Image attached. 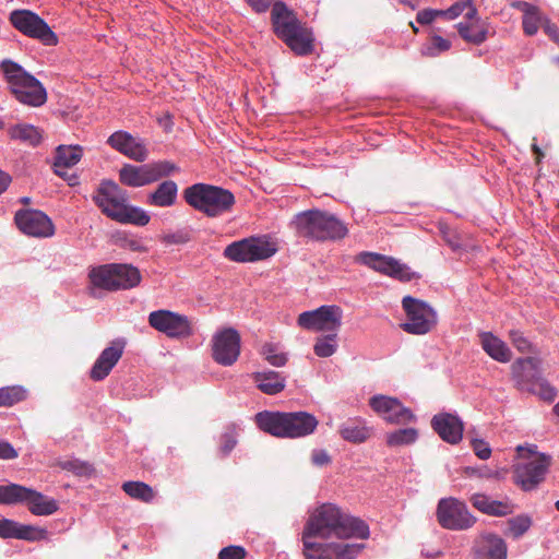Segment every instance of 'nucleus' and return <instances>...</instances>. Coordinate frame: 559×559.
Here are the masks:
<instances>
[{
	"mask_svg": "<svg viewBox=\"0 0 559 559\" xmlns=\"http://www.w3.org/2000/svg\"><path fill=\"white\" fill-rule=\"evenodd\" d=\"M368 525L360 519L343 513L335 504L326 503L319 507L307 521L302 532L305 559H354L362 549L355 543H319L316 538L336 537L367 538Z\"/></svg>",
	"mask_w": 559,
	"mask_h": 559,
	"instance_id": "nucleus-1",
	"label": "nucleus"
},
{
	"mask_svg": "<svg viewBox=\"0 0 559 559\" xmlns=\"http://www.w3.org/2000/svg\"><path fill=\"white\" fill-rule=\"evenodd\" d=\"M93 200L109 218L121 224L145 226L150 215L141 207L128 204V193L116 182L106 180L97 188Z\"/></svg>",
	"mask_w": 559,
	"mask_h": 559,
	"instance_id": "nucleus-2",
	"label": "nucleus"
},
{
	"mask_svg": "<svg viewBox=\"0 0 559 559\" xmlns=\"http://www.w3.org/2000/svg\"><path fill=\"white\" fill-rule=\"evenodd\" d=\"M258 427L278 438H302L311 435L318 427V419L307 412H270L255 415Z\"/></svg>",
	"mask_w": 559,
	"mask_h": 559,
	"instance_id": "nucleus-3",
	"label": "nucleus"
},
{
	"mask_svg": "<svg viewBox=\"0 0 559 559\" xmlns=\"http://www.w3.org/2000/svg\"><path fill=\"white\" fill-rule=\"evenodd\" d=\"M272 24L274 32L297 55L306 56L313 50V33L304 25L287 5L277 1L273 4Z\"/></svg>",
	"mask_w": 559,
	"mask_h": 559,
	"instance_id": "nucleus-4",
	"label": "nucleus"
},
{
	"mask_svg": "<svg viewBox=\"0 0 559 559\" xmlns=\"http://www.w3.org/2000/svg\"><path fill=\"white\" fill-rule=\"evenodd\" d=\"M299 237L317 241L343 239L348 229L335 215L320 210L297 214L293 221Z\"/></svg>",
	"mask_w": 559,
	"mask_h": 559,
	"instance_id": "nucleus-5",
	"label": "nucleus"
},
{
	"mask_svg": "<svg viewBox=\"0 0 559 559\" xmlns=\"http://www.w3.org/2000/svg\"><path fill=\"white\" fill-rule=\"evenodd\" d=\"M185 201L207 217H217L231 211L234 194L221 187L194 183L183 191Z\"/></svg>",
	"mask_w": 559,
	"mask_h": 559,
	"instance_id": "nucleus-6",
	"label": "nucleus"
},
{
	"mask_svg": "<svg viewBox=\"0 0 559 559\" xmlns=\"http://www.w3.org/2000/svg\"><path fill=\"white\" fill-rule=\"evenodd\" d=\"M511 377L519 390L537 394L545 401H554L557 395L556 389L543 377L542 361L536 357L514 360Z\"/></svg>",
	"mask_w": 559,
	"mask_h": 559,
	"instance_id": "nucleus-7",
	"label": "nucleus"
},
{
	"mask_svg": "<svg viewBox=\"0 0 559 559\" xmlns=\"http://www.w3.org/2000/svg\"><path fill=\"white\" fill-rule=\"evenodd\" d=\"M2 70L12 93L20 103L32 107H39L46 103V88L20 64L5 60L2 62Z\"/></svg>",
	"mask_w": 559,
	"mask_h": 559,
	"instance_id": "nucleus-8",
	"label": "nucleus"
},
{
	"mask_svg": "<svg viewBox=\"0 0 559 559\" xmlns=\"http://www.w3.org/2000/svg\"><path fill=\"white\" fill-rule=\"evenodd\" d=\"M276 252V245L266 237H249L228 245L224 257L237 263H252L266 260Z\"/></svg>",
	"mask_w": 559,
	"mask_h": 559,
	"instance_id": "nucleus-9",
	"label": "nucleus"
},
{
	"mask_svg": "<svg viewBox=\"0 0 559 559\" xmlns=\"http://www.w3.org/2000/svg\"><path fill=\"white\" fill-rule=\"evenodd\" d=\"M518 452L523 456L522 452L527 451L531 455L514 465V483L524 491L535 489L545 478L549 467V457L545 454H537L532 449L518 447Z\"/></svg>",
	"mask_w": 559,
	"mask_h": 559,
	"instance_id": "nucleus-10",
	"label": "nucleus"
},
{
	"mask_svg": "<svg viewBox=\"0 0 559 559\" xmlns=\"http://www.w3.org/2000/svg\"><path fill=\"white\" fill-rule=\"evenodd\" d=\"M402 306L406 313V321L401 326L405 332L424 335L436 326L437 313L427 302L412 296H405Z\"/></svg>",
	"mask_w": 559,
	"mask_h": 559,
	"instance_id": "nucleus-11",
	"label": "nucleus"
},
{
	"mask_svg": "<svg viewBox=\"0 0 559 559\" xmlns=\"http://www.w3.org/2000/svg\"><path fill=\"white\" fill-rule=\"evenodd\" d=\"M11 24L23 35L38 39L44 45L58 44L57 35L49 25L36 13L29 10H14L10 13Z\"/></svg>",
	"mask_w": 559,
	"mask_h": 559,
	"instance_id": "nucleus-12",
	"label": "nucleus"
},
{
	"mask_svg": "<svg viewBox=\"0 0 559 559\" xmlns=\"http://www.w3.org/2000/svg\"><path fill=\"white\" fill-rule=\"evenodd\" d=\"M437 520L443 528L452 531L467 530L476 522L466 503L453 497L439 500Z\"/></svg>",
	"mask_w": 559,
	"mask_h": 559,
	"instance_id": "nucleus-13",
	"label": "nucleus"
},
{
	"mask_svg": "<svg viewBox=\"0 0 559 559\" xmlns=\"http://www.w3.org/2000/svg\"><path fill=\"white\" fill-rule=\"evenodd\" d=\"M343 310L335 305L321 306L314 310L301 312L297 323L300 328L316 332L340 331L342 326Z\"/></svg>",
	"mask_w": 559,
	"mask_h": 559,
	"instance_id": "nucleus-14",
	"label": "nucleus"
},
{
	"mask_svg": "<svg viewBox=\"0 0 559 559\" xmlns=\"http://www.w3.org/2000/svg\"><path fill=\"white\" fill-rule=\"evenodd\" d=\"M356 261L381 274L396 278L402 282H409L416 274L399 260L376 252L364 251L356 257Z\"/></svg>",
	"mask_w": 559,
	"mask_h": 559,
	"instance_id": "nucleus-15",
	"label": "nucleus"
},
{
	"mask_svg": "<svg viewBox=\"0 0 559 559\" xmlns=\"http://www.w3.org/2000/svg\"><path fill=\"white\" fill-rule=\"evenodd\" d=\"M148 323L170 338H183L193 334L189 318L169 310L152 311L148 314Z\"/></svg>",
	"mask_w": 559,
	"mask_h": 559,
	"instance_id": "nucleus-16",
	"label": "nucleus"
},
{
	"mask_svg": "<svg viewBox=\"0 0 559 559\" xmlns=\"http://www.w3.org/2000/svg\"><path fill=\"white\" fill-rule=\"evenodd\" d=\"M213 359L225 367L233 366L240 355L241 338L237 330L226 328L213 336Z\"/></svg>",
	"mask_w": 559,
	"mask_h": 559,
	"instance_id": "nucleus-17",
	"label": "nucleus"
},
{
	"mask_svg": "<svg viewBox=\"0 0 559 559\" xmlns=\"http://www.w3.org/2000/svg\"><path fill=\"white\" fill-rule=\"evenodd\" d=\"M369 405L390 424L403 425L416 420L414 413L395 397L382 394L374 395L370 399Z\"/></svg>",
	"mask_w": 559,
	"mask_h": 559,
	"instance_id": "nucleus-18",
	"label": "nucleus"
},
{
	"mask_svg": "<svg viewBox=\"0 0 559 559\" xmlns=\"http://www.w3.org/2000/svg\"><path fill=\"white\" fill-rule=\"evenodd\" d=\"M14 221L17 228L27 236L46 238L55 233L51 219L38 210H19Z\"/></svg>",
	"mask_w": 559,
	"mask_h": 559,
	"instance_id": "nucleus-19",
	"label": "nucleus"
},
{
	"mask_svg": "<svg viewBox=\"0 0 559 559\" xmlns=\"http://www.w3.org/2000/svg\"><path fill=\"white\" fill-rule=\"evenodd\" d=\"M124 347L126 340L116 338L104 348L90 371L91 379L94 381L104 380L122 357Z\"/></svg>",
	"mask_w": 559,
	"mask_h": 559,
	"instance_id": "nucleus-20",
	"label": "nucleus"
},
{
	"mask_svg": "<svg viewBox=\"0 0 559 559\" xmlns=\"http://www.w3.org/2000/svg\"><path fill=\"white\" fill-rule=\"evenodd\" d=\"M431 428L447 443L457 444L463 438L464 424L456 414L439 413L431 419Z\"/></svg>",
	"mask_w": 559,
	"mask_h": 559,
	"instance_id": "nucleus-21",
	"label": "nucleus"
},
{
	"mask_svg": "<svg viewBox=\"0 0 559 559\" xmlns=\"http://www.w3.org/2000/svg\"><path fill=\"white\" fill-rule=\"evenodd\" d=\"M108 144L135 162H144L148 151L142 140L132 136L126 131H116L108 138Z\"/></svg>",
	"mask_w": 559,
	"mask_h": 559,
	"instance_id": "nucleus-22",
	"label": "nucleus"
},
{
	"mask_svg": "<svg viewBox=\"0 0 559 559\" xmlns=\"http://www.w3.org/2000/svg\"><path fill=\"white\" fill-rule=\"evenodd\" d=\"M465 22H460L456 27L460 36L474 45L483 44L488 36L487 24L478 17L475 7H471L465 14Z\"/></svg>",
	"mask_w": 559,
	"mask_h": 559,
	"instance_id": "nucleus-23",
	"label": "nucleus"
},
{
	"mask_svg": "<svg viewBox=\"0 0 559 559\" xmlns=\"http://www.w3.org/2000/svg\"><path fill=\"white\" fill-rule=\"evenodd\" d=\"M82 157V147L79 145H60L57 147L53 168L55 173L68 180L70 186H74L78 177L71 175L68 177L67 169L76 165Z\"/></svg>",
	"mask_w": 559,
	"mask_h": 559,
	"instance_id": "nucleus-24",
	"label": "nucleus"
},
{
	"mask_svg": "<svg viewBox=\"0 0 559 559\" xmlns=\"http://www.w3.org/2000/svg\"><path fill=\"white\" fill-rule=\"evenodd\" d=\"M476 559H507V544L496 534L480 535L474 545Z\"/></svg>",
	"mask_w": 559,
	"mask_h": 559,
	"instance_id": "nucleus-25",
	"label": "nucleus"
},
{
	"mask_svg": "<svg viewBox=\"0 0 559 559\" xmlns=\"http://www.w3.org/2000/svg\"><path fill=\"white\" fill-rule=\"evenodd\" d=\"M469 501L476 510L490 516H506L514 511V506L508 498L493 500L485 493H473Z\"/></svg>",
	"mask_w": 559,
	"mask_h": 559,
	"instance_id": "nucleus-26",
	"label": "nucleus"
},
{
	"mask_svg": "<svg viewBox=\"0 0 559 559\" xmlns=\"http://www.w3.org/2000/svg\"><path fill=\"white\" fill-rule=\"evenodd\" d=\"M45 534L46 531L43 528L20 524L9 519L0 520L1 538H17L33 542L43 538Z\"/></svg>",
	"mask_w": 559,
	"mask_h": 559,
	"instance_id": "nucleus-27",
	"label": "nucleus"
},
{
	"mask_svg": "<svg viewBox=\"0 0 559 559\" xmlns=\"http://www.w3.org/2000/svg\"><path fill=\"white\" fill-rule=\"evenodd\" d=\"M479 344L483 350L493 360L507 364L512 359V352L504 341L491 332H479Z\"/></svg>",
	"mask_w": 559,
	"mask_h": 559,
	"instance_id": "nucleus-28",
	"label": "nucleus"
},
{
	"mask_svg": "<svg viewBox=\"0 0 559 559\" xmlns=\"http://www.w3.org/2000/svg\"><path fill=\"white\" fill-rule=\"evenodd\" d=\"M178 185L174 180H164L147 193L145 203L155 207H171L178 200Z\"/></svg>",
	"mask_w": 559,
	"mask_h": 559,
	"instance_id": "nucleus-29",
	"label": "nucleus"
},
{
	"mask_svg": "<svg viewBox=\"0 0 559 559\" xmlns=\"http://www.w3.org/2000/svg\"><path fill=\"white\" fill-rule=\"evenodd\" d=\"M111 269L115 276L116 290L131 289L141 283L140 270L132 264L111 263Z\"/></svg>",
	"mask_w": 559,
	"mask_h": 559,
	"instance_id": "nucleus-30",
	"label": "nucleus"
},
{
	"mask_svg": "<svg viewBox=\"0 0 559 559\" xmlns=\"http://www.w3.org/2000/svg\"><path fill=\"white\" fill-rule=\"evenodd\" d=\"M252 380L257 388L267 395L278 394L286 386V377L273 370L254 372Z\"/></svg>",
	"mask_w": 559,
	"mask_h": 559,
	"instance_id": "nucleus-31",
	"label": "nucleus"
},
{
	"mask_svg": "<svg viewBox=\"0 0 559 559\" xmlns=\"http://www.w3.org/2000/svg\"><path fill=\"white\" fill-rule=\"evenodd\" d=\"M23 503L27 504L29 512L37 516H48L58 511V502L39 491L28 488Z\"/></svg>",
	"mask_w": 559,
	"mask_h": 559,
	"instance_id": "nucleus-32",
	"label": "nucleus"
},
{
	"mask_svg": "<svg viewBox=\"0 0 559 559\" xmlns=\"http://www.w3.org/2000/svg\"><path fill=\"white\" fill-rule=\"evenodd\" d=\"M340 436L350 443H362L371 436V429L361 418H348L338 427Z\"/></svg>",
	"mask_w": 559,
	"mask_h": 559,
	"instance_id": "nucleus-33",
	"label": "nucleus"
},
{
	"mask_svg": "<svg viewBox=\"0 0 559 559\" xmlns=\"http://www.w3.org/2000/svg\"><path fill=\"white\" fill-rule=\"evenodd\" d=\"M88 280L93 288L116 292L111 263L92 267L88 271Z\"/></svg>",
	"mask_w": 559,
	"mask_h": 559,
	"instance_id": "nucleus-34",
	"label": "nucleus"
},
{
	"mask_svg": "<svg viewBox=\"0 0 559 559\" xmlns=\"http://www.w3.org/2000/svg\"><path fill=\"white\" fill-rule=\"evenodd\" d=\"M146 185L156 182L179 171V167L170 160H157L144 164Z\"/></svg>",
	"mask_w": 559,
	"mask_h": 559,
	"instance_id": "nucleus-35",
	"label": "nucleus"
},
{
	"mask_svg": "<svg viewBox=\"0 0 559 559\" xmlns=\"http://www.w3.org/2000/svg\"><path fill=\"white\" fill-rule=\"evenodd\" d=\"M338 348V331L319 335L313 344V353L320 358L333 356Z\"/></svg>",
	"mask_w": 559,
	"mask_h": 559,
	"instance_id": "nucleus-36",
	"label": "nucleus"
},
{
	"mask_svg": "<svg viewBox=\"0 0 559 559\" xmlns=\"http://www.w3.org/2000/svg\"><path fill=\"white\" fill-rule=\"evenodd\" d=\"M119 179L121 183L132 188H139L146 185L144 164L135 166L131 164L124 165L119 170Z\"/></svg>",
	"mask_w": 559,
	"mask_h": 559,
	"instance_id": "nucleus-37",
	"label": "nucleus"
},
{
	"mask_svg": "<svg viewBox=\"0 0 559 559\" xmlns=\"http://www.w3.org/2000/svg\"><path fill=\"white\" fill-rule=\"evenodd\" d=\"M9 134L11 139L20 140L33 146L39 144L41 140L40 131L36 127L26 123L11 127L9 129Z\"/></svg>",
	"mask_w": 559,
	"mask_h": 559,
	"instance_id": "nucleus-38",
	"label": "nucleus"
},
{
	"mask_svg": "<svg viewBox=\"0 0 559 559\" xmlns=\"http://www.w3.org/2000/svg\"><path fill=\"white\" fill-rule=\"evenodd\" d=\"M27 487L17 484L0 485V503H23L26 498L25 495H27Z\"/></svg>",
	"mask_w": 559,
	"mask_h": 559,
	"instance_id": "nucleus-39",
	"label": "nucleus"
},
{
	"mask_svg": "<svg viewBox=\"0 0 559 559\" xmlns=\"http://www.w3.org/2000/svg\"><path fill=\"white\" fill-rule=\"evenodd\" d=\"M418 430L415 428L397 429L386 435V444L389 447H404L416 442Z\"/></svg>",
	"mask_w": 559,
	"mask_h": 559,
	"instance_id": "nucleus-40",
	"label": "nucleus"
},
{
	"mask_svg": "<svg viewBox=\"0 0 559 559\" xmlns=\"http://www.w3.org/2000/svg\"><path fill=\"white\" fill-rule=\"evenodd\" d=\"M122 489L131 498L143 502H150L154 499L152 487L142 481H126L122 485Z\"/></svg>",
	"mask_w": 559,
	"mask_h": 559,
	"instance_id": "nucleus-41",
	"label": "nucleus"
},
{
	"mask_svg": "<svg viewBox=\"0 0 559 559\" xmlns=\"http://www.w3.org/2000/svg\"><path fill=\"white\" fill-rule=\"evenodd\" d=\"M261 355L274 367H283L287 362V355L274 343H265L261 348Z\"/></svg>",
	"mask_w": 559,
	"mask_h": 559,
	"instance_id": "nucleus-42",
	"label": "nucleus"
},
{
	"mask_svg": "<svg viewBox=\"0 0 559 559\" xmlns=\"http://www.w3.org/2000/svg\"><path fill=\"white\" fill-rule=\"evenodd\" d=\"M26 391L22 386H5L0 389V407L12 406L23 401Z\"/></svg>",
	"mask_w": 559,
	"mask_h": 559,
	"instance_id": "nucleus-43",
	"label": "nucleus"
},
{
	"mask_svg": "<svg viewBox=\"0 0 559 559\" xmlns=\"http://www.w3.org/2000/svg\"><path fill=\"white\" fill-rule=\"evenodd\" d=\"M532 526V520L528 515H518L508 521L509 534L518 539L523 536Z\"/></svg>",
	"mask_w": 559,
	"mask_h": 559,
	"instance_id": "nucleus-44",
	"label": "nucleus"
},
{
	"mask_svg": "<svg viewBox=\"0 0 559 559\" xmlns=\"http://www.w3.org/2000/svg\"><path fill=\"white\" fill-rule=\"evenodd\" d=\"M545 21H547V19L543 16L539 10L528 14L527 16H523L522 25L524 33L528 36L535 35L539 27L542 25L544 26Z\"/></svg>",
	"mask_w": 559,
	"mask_h": 559,
	"instance_id": "nucleus-45",
	"label": "nucleus"
},
{
	"mask_svg": "<svg viewBox=\"0 0 559 559\" xmlns=\"http://www.w3.org/2000/svg\"><path fill=\"white\" fill-rule=\"evenodd\" d=\"M465 473L469 476H476L486 479H502L504 477L503 469H491L487 466L466 467Z\"/></svg>",
	"mask_w": 559,
	"mask_h": 559,
	"instance_id": "nucleus-46",
	"label": "nucleus"
},
{
	"mask_svg": "<svg viewBox=\"0 0 559 559\" xmlns=\"http://www.w3.org/2000/svg\"><path fill=\"white\" fill-rule=\"evenodd\" d=\"M450 47L451 43L448 39L439 35H435L431 37L430 44L425 47L424 53L427 56L435 57L438 56L440 52L449 50Z\"/></svg>",
	"mask_w": 559,
	"mask_h": 559,
	"instance_id": "nucleus-47",
	"label": "nucleus"
},
{
	"mask_svg": "<svg viewBox=\"0 0 559 559\" xmlns=\"http://www.w3.org/2000/svg\"><path fill=\"white\" fill-rule=\"evenodd\" d=\"M509 337L513 346L523 354L533 352V345L527 340V337L524 336V334L521 331L518 330H511L509 332Z\"/></svg>",
	"mask_w": 559,
	"mask_h": 559,
	"instance_id": "nucleus-48",
	"label": "nucleus"
},
{
	"mask_svg": "<svg viewBox=\"0 0 559 559\" xmlns=\"http://www.w3.org/2000/svg\"><path fill=\"white\" fill-rule=\"evenodd\" d=\"M473 5V0H461L453 3L447 10H441L442 17L447 20H455L459 17L465 10H469Z\"/></svg>",
	"mask_w": 559,
	"mask_h": 559,
	"instance_id": "nucleus-49",
	"label": "nucleus"
},
{
	"mask_svg": "<svg viewBox=\"0 0 559 559\" xmlns=\"http://www.w3.org/2000/svg\"><path fill=\"white\" fill-rule=\"evenodd\" d=\"M59 465L62 469L72 472L75 475H87L92 471L91 465L76 459L62 461Z\"/></svg>",
	"mask_w": 559,
	"mask_h": 559,
	"instance_id": "nucleus-50",
	"label": "nucleus"
},
{
	"mask_svg": "<svg viewBox=\"0 0 559 559\" xmlns=\"http://www.w3.org/2000/svg\"><path fill=\"white\" fill-rule=\"evenodd\" d=\"M237 439L235 431H226L221 437L219 452L223 456H227L236 447Z\"/></svg>",
	"mask_w": 559,
	"mask_h": 559,
	"instance_id": "nucleus-51",
	"label": "nucleus"
},
{
	"mask_svg": "<svg viewBox=\"0 0 559 559\" xmlns=\"http://www.w3.org/2000/svg\"><path fill=\"white\" fill-rule=\"evenodd\" d=\"M471 445L476 456L480 460H488L490 457L491 448L485 440L477 438L472 439Z\"/></svg>",
	"mask_w": 559,
	"mask_h": 559,
	"instance_id": "nucleus-52",
	"label": "nucleus"
},
{
	"mask_svg": "<svg viewBox=\"0 0 559 559\" xmlns=\"http://www.w3.org/2000/svg\"><path fill=\"white\" fill-rule=\"evenodd\" d=\"M246 550L240 546H228L218 554V559H243Z\"/></svg>",
	"mask_w": 559,
	"mask_h": 559,
	"instance_id": "nucleus-53",
	"label": "nucleus"
},
{
	"mask_svg": "<svg viewBox=\"0 0 559 559\" xmlns=\"http://www.w3.org/2000/svg\"><path fill=\"white\" fill-rule=\"evenodd\" d=\"M437 17H442L441 10H423L417 14V22L423 25L432 23Z\"/></svg>",
	"mask_w": 559,
	"mask_h": 559,
	"instance_id": "nucleus-54",
	"label": "nucleus"
},
{
	"mask_svg": "<svg viewBox=\"0 0 559 559\" xmlns=\"http://www.w3.org/2000/svg\"><path fill=\"white\" fill-rule=\"evenodd\" d=\"M246 3L255 12L264 13L276 2L275 0H245Z\"/></svg>",
	"mask_w": 559,
	"mask_h": 559,
	"instance_id": "nucleus-55",
	"label": "nucleus"
},
{
	"mask_svg": "<svg viewBox=\"0 0 559 559\" xmlns=\"http://www.w3.org/2000/svg\"><path fill=\"white\" fill-rule=\"evenodd\" d=\"M311 462L316 466H324L331 463V457L325 450L316 449L311 453Z\"/></svg>",
	"mask_w": 559,
	"mask_h": 559,
	"instance_id": "nucleus-56",
	"label": "nucleus"
},
{
	"mask_svg": "<svg viewBox=\"0 0 559 559\" xmlns=\"http://www.w3.org/2000/svg\"><path fill=\"white\" fill-rule=\"evenodd\" d=\"M17 451L7 441H0V459L12 460L17 457Z\"/></svg>",
	"mask_w": 559,
	"mask_h": 559,
	"instance_id": "nucleus-57",
	"label": "nucleus"
},
{
	"mask_svg": "<svg viewBox=\"0 0 559 559\" xmlns=\"http://www.w3.org/2000/svg\"><path fill=\"white\" fill-rule=\"evenodd\" d=\"M545 33L557 44H559V28L548 20L544 23Z\"/></svg>",
	"mask_w": 559,
	"mask_h": 559,
	"instance_id": "nucleus-58",
	"label": "nucleus"
},
{
	"mask_svg": "<svg viewBox=\"0 0 559 559\" xmlns=\"http://www.w3.org/2000/svg\"><path fill=\"white\" fill-rule=\"evenodd\" d=\"M512 5L520 10L523 13V16H527L528 14L539 10L536 5L525 1H516Z\"/></svg>",
	"mask_w": 559,
	"mask_h": 559,
	"instance_id": "nucleus-59",
	"label": "nucleus"
},
{
	"mask_svg": "<svg viewBox=\"0 0 559 559\" xmlns=\"http://www.w3.org/2000/svg\"><path fill=\"white\" fill-rule=\"evenodd\" d=\"M166 243H183L187 241V237L183 234H169L164 237Z\"/></svg>",
	"mask_w": 559,
	"mask_h": 559,
	"instance_id": "nucleus-60",
	"label": "nucleus"
},
{
	"mask_svg": "<svg viewBox=\"0 0 559 559\" xmlns=\"http://www.w3.org/2000/svg\"><path fill=\"white\" fill-rule=\"evenodd\" d=\"M11 181L12 177L8 173L0 169V194L7 191Z\"/></svg>",
	"mask_w": 559,
	"mask_h": 559,
	"instance_id": "nucleus-61",
	"label": "nucleus"
},
{
	"mask_svg": "<svg viewBox=\"0 0 559 559\" xmlns=\"http://www.w3.org/2000/svg\"><path fill=\"white\" fill-rule=\"evenodd\" d=\"M129 248L133 251H144V247L138 240H130Z\"/></svg>",
	"mask_w": 559,
	"mask_h": 559,
	"instance_id": "nucleus-62",
	"label": "nucleus"
},
{
	"mask_svg": "<svg viewBox=\"0 0 559 559\" xmlns=\"http://www.w3.org/2000/svg\"><path fill=\"white\" fill-rule=\"evenodd\" d=\"M552 411H554V414L559 417V402L557 404H555Z\"/></svg>",
	"mask_w": 559,
	"mask_h": 559,
	"instance_id": "nucleus-63",
	"label": "nucleus"
},
{
	"mask_svg": "<svg viewBox=\"0 0 559 559\" xmlns=\"http://www.w3.org/2000/svg\"><path fill=\"white\" fill-rule=\"evenodd\" d=\"M533 150L537 154V157L539 158L542 156L540 150L535 144L533 145Z\"/></svg>",
	"mask_w": 559,
	"mask_h": 559,
	"instance_id": "nucleus-64",
	"label": "nucleus"
}]
</instances>
